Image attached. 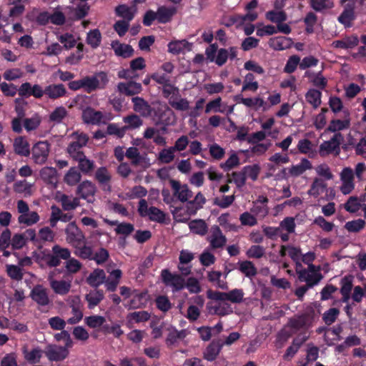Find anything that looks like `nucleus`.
I'll list each match as a JSON object with an SVG mask.
<instances>
[{
  "label": "nucleus",
  "mask_w": 366,
  "mask_h": 366,
  "mask_svg": "<svg viewBox=\"0 0 366 366\" xmlns=\"http://www.w3.org/2000/svg\"><path fill=\"white\" fill-rule=\"evenodd\" d=\"M117 89L119 93L125 94L126 96H134L142 92V86L140 83L129 81L127 83L119 82L117 85Z\"/></svg>",
  "instance_id": "18"
},
{
  "label": "nucleus",
  "mask_w": 366,
  "mask_h": 366,
  "mask_svg": "<svg viewBox=\"0 0 366 366\" xmlns=\"http://www.w3.org/2000/svg\"><path fill=\"white\" fill-rule=\"evenodd\" d=\"M39 220V216L36 212H27L25 214H20L18 217L19 224H24L27 226L36 224Z\"/></svg>",
  "instance_id": "48"
},
{
  "label": "nucleus",
  "mask_w": 366,
  "mask_h": 366,
  "mask_svg": "<svg viewBox=\"0 0 366 366\" xmlns=\"http://www.w3.org/2000/svg\"><path fill=\"white\" fill-rule=\"evenodd\" d=\"M344 137L340 132L335 133L328 141H324L319 147V154L324 157L330 154L338 156L340 153V145Z\"/></svg>",
  "instance_id": "4"
},
{
  "label": "nucleus",
  "mask_w": 366,
  "mask_h": 366,
  "mask_svg": "<svg viewBox=\"0 0 366 366\" xmlns=\"http://www.w3.org/2000/svg\"><path fill=\"white\" fill-rule=\"evenodd\" d=\"M70 307L73 316L67 320V322L70 325H75L80 322L83 317V305L79 297L72 300Z\"/></svg>",
  "instance_id": "21"
},
{
  "label": "nucleus",
  "mask_w": 366,
  "mask_h": 366,
  "mask_svg": "<svg viewBox=\"0 0 366 366\" xmlns=\"http://www.w3.org/2000/svg\"><path fill=\"white\" fill-rule=\"evenodd\" d=\"M111 46L115 54L118 56L126 59L132 56L134 54V51L132 46L129 44H122L117 40L113 41Z\"/></svg>",
  "instance_id": "23"
},
{
  "label": "nucleus",
  "mask_w": 366,
  "mask_h": 366,
  "mask_svg": "<svg viewBox=\"0 0 366 366\" xmlns=\"http://www.w3.org/2000/svg\"><path fill=\"white\" fill-rule=\"evenodd\" d=\"M355 3L353 1L348 2L343 11L338 16V21L343 24L345 27L351 26V22L355 20Z\"/></svg>",
  "instance_id": "20"
},
{
  "label": "nucleus",
  "mask_w": 366,
  "mask_h": 366,
  "mask_svg": "<svg viewBox=\"0 0 366 366\" xmlns=\"http://www.w3.org/2000/svg\"><path fill=\"white\" fill-rule=\"evenodd\" d=\"M44 353L49 360L51 362H59L64 360L69 355V350L63 346L56 345H49L46 347Z\"/></svg>",
  "instance_id": "11"
},
{
  "label": "nucleus",
  "mask_w": 366,
  "mask_h": 366,
  "mask_svg": "<svg viewBox=\"0 0 366 366\" xmlns=\"http://www.w3.org/2000/svg\"><path fill=\"white\" fill-rule=\"evenodd\" d=\"M292 43L290 38L282 36L272 38L269 41V46L277 51L289 49Z\"/></svg>",
  "instance_id": "30"
},
{
  "label": "nucleus",
  "mask_w": 366,
  "mask_h": 366,
  "mask_svg": "<svg viewBox=\"0 0 366 366\" xmlns=\"http://www.w3.org/2000/svg\"><path fill=\"white\" fill-rule=\"evenodd\" d=\"M86 325L90 328H97L102 327L106 322V319L100 315H91L84 319Z\"/></svg>",
  "instance_id": "52"
},
{
  "label": "nucleus",
  "mask_w": 366,
  "mask_h": 366,
  "mask_svg": "<svg viewBox=\"0 0 366 366\" xmlns=\"http://www.w3.org/2000/svg\"><path fill=\"white\" fill-rule=\"evenodd\" d=\"M126 127H119L116 123H110L107 127L106 134L107 135L116 136L117 138H122L126 134Z\"/></svg>",
  "instance_id": "54"
},
{
  "label": "nucleus",
  "mask_w": 366,
  "mask_h": 366,
  "mask_svg": "<svg viewBox=\"0 0 366 366\" xmlns=\"http://www.w3.org/2000/svg\"><path fill=\"white\" fill-rule=\"evenodd\" d=\"M123 122L126 124V131L129 129H135L143 124L142 119L137 114H132L123 117Z\"/></svg>",
  "instance_id": "37"
},
{
  "label": "nucleus",
  "mask_w": 366,
  "mask_h": 366,
  "mask_svg": "<svg viewBox=\"0 0 366 366\" xmlns=\"http://www.w3.org/2000/svg\"><path fill=\"white\" fill-rule=\"evenodd\" d=\"M75 161L78 162V168L84 174H89L94 168V161L87 159L85 154H81Z\"/></svg>",
  "instance_id": "40"
},
{
  "label": "nucleus",
  "mask_w": 366,
  "mask_h": 366,
  "mask_svg": "<svg viewBox=\"0 0 366 366\" xmlns=\"http://www.w3.org/2000/svg\"><path fill=\"white\" fill-rule=\"evenodd\" d=\"M222 347V340H213L203 352L204 359L209 362L215 360Z\"/></svg>",
  "instance_id": "16"
},
{
  "label": "nucleus",
  "mask_w": 366,
  "mask_h": 366,
  "mask_svg": "<svg viewBox=\"0 0 366 366\" xmlns=\"http://www.w3.org/2000/svg\"><path fill=\"white\" fill-rule=\"evenodd\" d=\"M50 287L56 294L65 295L70 291L71 282L50 278Z\"/></svg>",
  "instance_id": "31"
},
{
  "label": "nucleus",
  "mask_w": 366,
  "mask_h": 366,
  "mask_svg": "<svg viewBox=\"0 0 366 366\" xmlns=\"http://www.w3.org/2000/svg\"><path fill=\"white\" fill-rule=\"evenodd\" d=\"M127 318L129 320H134L135 322L139 323L149 320L150 318V314L147 311L144 310L129 313Z\"/></svg>",
  "instance_id": "61"
},
{
  "label": "nucleus",
  "mask_w": 366,
  "mask_h": 366,
  "mask_svg": "<svg viewBox=\"0 0 366 366\" xmlns=\"http://www.w3.org/2000/svg\"><path fill=\"white\" fill-rule=\"evenodd\" d=\"M168 51L172 54L183 53L184 49H189V43L185 40H176L170 41L168 45Z\"/></svg>",
  "instance_id": "33"
},
{
  "label": "nucleus",
  "mask_w": 366,
  "mask_h": 366,
  "mask_svg": "<svg viewBox=\"0 0 366 366\" xmlns=\"http://www.w3.org/2000/svg\"><path fill=\"white\" fill-rule=\"evenodd\" d=\"M66 239L73 247H79L86 242L83 232L78 227L75 222H69L65 228Z\"/></svg>",
  "instance_id": "5"
},
{
  "label": "nucleus",
  "mask_w": 366,
  "mask_h": 366,
  "mask_svg": "<svg viewBox=\"0 0 366 366\" xmlns=\"http://www.w3.org/2000/svg\"><path fill=\"white\" fill-rule=\"evenodd\" d=\"M82 110L81 119L84 123L92 125H99L105 123L104 114L100 111H96L91 107L83 108L82 105L79 107Z\"/></svg>",
  "instance_id": "8"
},
{
  "label": "nucleus",
  "mask_w": 366,
  "mask_h": 366,
  "mask_svg": "<svg viewBox=\"0 0 366 366\" xmlns=\"http://www.w3.org/2000/svg\"><path fill=\"white\" fill-rule=\"evenodd\" d=\"M87 283L92 287H98L103 283L106 287L107 277L102 269H95L86 279Z\"/></svg>",
  "instance_id": "22"
},
{
  "label": "nucleus",
  "mask_w": 366,
  "mask_h": 366,
  "mask_svg": "<svg viewBox=\"0 0 366 366\" xmlns=\"http://www.w3.org/2000/svg\"><path fill=\"white\" fill-rule=\"evenodd\" d=\"M174 150H173L172 147L168 149H163L159 153L158 159L162 163L169 164L172 162L174 159Z\"/></svg>",
  "instance_id": "60"
},
{
  "label": "nucleus",
  "mask_w": 366,
  "mask_h": 366,
  "mask_svg": "<svg viewBox=\"0 0 366 366\" xmlns=\"http://www.w3.org/2000/svg\"><path fill=\"white\" fill-rule=\"evenodd\" d=\"M102 41V34L99 29L91 30L86 36V43L90 45L93 49L97 48Z\"/></svg>",
  "instance_id": "47"
},
{
  "label": "nucleus",
  "mask_w": 366,
  "mask_h": 366,
  "mask_svg": "<svg viewBox=\"0 0 366 366\" xmlns=\"http://www.w3.org/2000/svg\"><path fill=\"white\" fill-rule=\"evenodd\" d=\"M239 270L247 277H254L257 269L252 262L244 260L239 262Z\"/></svg>",
  "instance_id": "38"
},
{
  "label": "nucleus",
  "mask_w": 366,
  "mask_h": 366,
  "mask_svg": "<svg viewBox=\"0 0 366 366\" xmlns=\"http://www.w3.org/2000/svg\"><path fill=\"white\" fill-rule=\"evenodd\" d=\"M122 277V272L119 269L109 272V276L107 277L106 290L108 292H115Z\"/></svg>",
  "instance_id": "26"
},
{
  "label": "nucleus",
  "mask_w": 366,
  "mask_h": 366,
  "mask_svg": "<svg viewBox=\"0 0 366 366\" xmlns=\"http://www.w3.org/2000/svg\"><path fill=\"white\" fill-rule=\"evenodd\" d=\"M68 115V112L65 107L60 106L54 109L49 114V121L56 124H60L63 119Z\"/></svg>",
  "instance_id": "42"
},
{
  "label": "nucleus",
  "mask_w": 366,
  "mask_h": 366,
  "mask_svg": "<svg viewBox=\"0 0 366 366\" xmlns=\"http://www.w3.org/2000/svg\"><path fill=\"white\" fill-rule=\"evenodd\" d=\"M327 187V184L322 179L315 178L312 183L308 194L315 198H317L320 194L323 193Z\"/></svg>",
  "instance_id": "35"
},
{
  "label": "nucleus",
  "mask_w": 366,
  "mask_h": 366,
  "mask_svg": "<svg viewBox=\"0 0 366 366\" xmlns=\"http://www.w3.org/2000/svg\"><path fill=\"white\" fill-rule=\"evenodd\" d=\"M307 272L305 269H303L300 272V279L302 280V278H304L305 280L307 282V285L301 286L296 289L295 294L298 298L302 297L307 291L308 288L312 287L315 285L317 284L320 280V277H314L312 275L310 274H307V277H305V276Z\"/></svg>",
  "instance_id": "17"
},
{
  "label": "nucleus",
  "mask_w": 366,
  "mask_h": 366,
  "mask_svg": "<svg viewBox=\"0 0 366 366\" xmlns=\"http://www.w3.org/2000/svg\"><path fill=\"white\" fill-rule=\"evenodd\" d=\"M46 96L51 99H56L66 94V89L64 84H49L45 87Z\"/></svg>",
  "instance_id": "25"
},
{
  "label": "nucleus",
  "mask_w": 366,
  "mask_h": 366,
  "mask_svg": "<svg viewBox=\"0 0 366 366\" xmlns=\"http://www.w3.org/2000/svg\"><path fill=\"white\" fill-rule=\"evenodd\" d=\"M161 278L165 285L172 287L173 292L179 291L185 287V281L182 275L172 274L168 269L162 270Z\"/></svg>",
  "instance_id": "6"
},
{
  "label": "nucleus",
  "mask_w": 366,
  "mask_h": 366,
  "mask_svg": "<svg viewBox=\"0 0 366 366\" xmlns=\"http://www.w3.org/2000/svg\"><path fill=\"white\" fill-rule=\"evenodd\" d=\"M24 127L27 132L36 129L41 124V119L39 114H35L31 118L24 119Z\"/></svg>",
  "instance_id": "49"
},
{
  "label": "nucleus",
  "mask_w": 366,
  "mask_h": 366,
  "mask_svg": "<svg viewBox=\"0 0 366 366\" xmlns=\"http://www.w3.org/2000/svg\"><path fill=\"white\" fill-rule=\"evenodd\" d=\"M310 7L317 12H322L332 7L330 0H310Z\"/></svg>",
  "instance_id": "57"
},
{
  "label": "nucleus",
  "mask_w": 366,
  "mask_h": 366,
  "mask_svg": "<svg viewBox=\"0 0 366 366\" xmlns=\"http://www.w3.org/2000/svg\"><path fill=\"white\" fill-rule=\"evenodd\" d=\"M235 100L238 103H242L244 106L249 108H254L256 110L260 107H262L263 111H265L268 108L267 103L262 98L260 97L244 98L242 94H238L235 97Z\"/></svg>",
  "instance_id": "19"
},
{
  "label": "nucleus",
  "mask_w": 366,
  "mask_h": 366,
  "mask_svg": "<svg viewBox=\"0 0 366 366\" xmlns=\"http://www.w3.org/2000/svg\"><path fill=\"white\" fill-rule=\"evenodd\" d=\"M132 102L133 103V109L139 113L143 117H149L154 114L159 122H164L167 119H164V116L166 115V112L172 113V111L167 107L165 112H162V109L158 108L155 109L152 107L150 104L142 97H134L132 98Z\"/></svg>",
  "instance_id": "1"
},
{
  "label": "nucleus",
  "mask_w": 366,
  "mask_h": 366,
  "mask_svg": "<svg viewBox=\"0 0 366 366\" xmlns=\"http://www.w3.org/2000/svg\"><path fill=\"white\" fill-rule=\"evenodd\" d=\"M155 304L157 309L163 312H167L172 308V303L168 297L165 295H159L157 297Z\"/></svg>",
  "instance_id": "58"
},
{
  "label": "nucleus",
  "mask_w": 366,
  "mask_h": 366,
  "mask_svg": "<svg viewBox=\"0 0 366 366\" xmlns=\"http://www.w3.org/2000/svg\"><path fill=\"white\" fill-rule=\"evenodd\" d=\"M169 183L173 189L174 195L182 202H187L192 197L193 193L187 184H181L179 181L175 179H170Z\"/></svg>",
  "instance_id": "12"
},
{
  "label": "nucleus",
  "mask_w": 366,
  "mask_h": 366,
  "mask_svg": "<svg viewBox=\"0 0 366 366\" xmlns=\"http://www.w3.org/2000/svg\"><path fill=\"white\" fill-rule=\"evenodd\" d=\"M14 150L18 155L29 157L30 154L29 144L24 137H19L14 139Z\"/></svg>",
  "instance_id": "29"
},
{
  "label": "nucleus",
  "mask_w": 366,
  "mask_h": 366,
  "mask_svg": "<svg viewBox=\"0 0 366 366\" xmlns=\"http://www.w3.org/2000/svg\"><path fill=\"white\" fill-rule=\"evenodd\" d=\"M266 18L271 22L279 24L285 21L287 16L285 11L282 9L279 11L272 10L266 13Z\"/></svg>",
  "instance_id": "46"
},
{
  "label": "nucleus",
  "mask_w": 366,
  "mask_h": 366,
  "mask_svg": "<svg viewBox=\"0 0 366 366\" xmlns=\"http://www.w3.org/2000/svg\"><path fill=\"white\" fill-rule=\"evenodd\" d=\"M41 260L44 261L46 265L51 267H56L61 264V259L66 260L71 256V251L66 247H62L59 244H54L51 252L42 251L41 252Z\"/></svg>",
  "instance_id": "2"
},
{
  "label": "nucleus",
  "mask_w": 366,
  "mask_h": 366,
  "mask_svg": "<svg viewBox=\"0 0 366 366\" xmlns=\"http://www.w3.org/2000/svg\"><path fill=\"white\" fill-rule=\"evenodd\" d=\"M97 192V188L94 184L91 181L85 180L81 182L76 191V194L80 198L86 200L89 203H93L95 201L94 195Z\"/></svg>",
  "instance_id": "10"
},
{
  "label": "nucleus",
  "mask_w": 366,
  "mask_h": 366,
  "mask_svg": "<svg viewBox=\"0 0 366 366\" xmlns=\"http://www.w3.org/2000/svg\"><path fill=\"white\" fill-rule=\"evenodd\" d=\"M108 75L105 71H99L93 76H86L81 79L82 89L87 93L97 89H104L109 83Z\"/></svg>",
  "instance_id": "3"
},
{
  "label": "nucleus",
  "mask_w": 366,
  "mask_h": 366,
  "mask_svg": "<svg viewBox=\"0 0 366 366\" xmlns=\"http://www.w3.org/2000/svg\"><path fill=\"white\" fill-rule=\"evenodd\" d=\"M82 267V264L74 257H69L66 260L65 269L69 274H76Z\"/></svg>",
  "instance_id": "56"
},
{
  "label": "nucleus",
  "mask_w": 366,
  "mask_h": 366,
  "mask_svg": "<svg viewBox=\"0 0 366 366\" xmlns=\"http://www.w3.org/2000/svg\"><path fill=\"white\" fill-rule=\"evenodd\" d=\"M312 167L311 162L306 158L301 159L300 164L293 165L290 169V174L293 177H298L302 174L306 170Z\"/></svg>",
  "instance_id": "36"
},
{
  "label": "nucleus",
  "mask_w": 366,
  "mask_h": 366,
  "mask_svg": "<svg viewBox=\"0 0 366 366\" xmlns=\"http://www.w3.org/2000/svg\"><path fill=\"white\" fill-rule=\"evenodd\" d=\"M300 58L297 55L290 56L286 63L284 71L287 74L293 73L296 70L297 66H300Z\"/></svg>",
  "instance_id": "64"
},
{
  "label": "nucleus",
  "mask_w": 366,
  "mask_h": 366,
  "mask_svg": "<svg viewBox=\"0 0 366 366\" xmlns=\"http://www.w3.org/2000/svg\"><path fill=\"white\" fill-rule=\"evenodd\" d=\"M81 178V175L78 169L73 167L66 173L64 180L66 184L74 186L80 182Z\"/></svg>",
  "instance_id": "39"
},
{
  "label": "nucleus",
  "mask_w": 366,
  "mask_h": 366,
  "mask_svg": "<svg viewBox=\"0 0 366 366\" xmlns=\"http://www.w3.org/2000/svg\"><path fill=\"white\" fill-rule=\"evenodd\" d=\"M115 12L118 16L129 22L134 19L137 8L134 5L129 6L126 4H120L115 8Z\"/></svg>",
  "instance_id": "28"
},
{
  "label": "nucleus",
  "mask_w": 366,
  "mask_h": 366,
  "mask_svg": "<svg viewBox=\"0 0 366 366\" xmlns=\"http://www.w3.org/2000/svg\"><path fill=\"white\" fill-rule=\"evenodd\" d=\"M177 13V9L174 6L167 7L161 6L157 9V21L160 24H167L169 22L172 16Z\"/></svg>",
  "instance_id": "27"
},
{
  "label": "nucleus",
  "mask_w": 366,
  "mask_h": 366,
  "mask_svg": "<svg viewBox=\"0 0 366 366\" xmlns=\"http://www.w3.org/2000/svg\"><path fill=\"white\" fill-rule=\"evenodd\" d=\"M39 175L41 179L46 184L54 187L56 186L57 171L54 167H45L40 170Z\"/></svg>",
  "instance_id": "24"
},
{
  "label": "nucleus",
  "mask_w": 366,
  "mask_h": 366,
  "mask_svg": "<svg viewBox=\"0 0 366 366\" xmlns=\"http://www.w3.org/2000/svg\"><path fill=\"white\" fill-rule=\"evenodd\" d=\"M343 119H332L326 131L337 133V132L347 129L350 127V114L348 109H343Z\"/></svg>",
  "instance_id": "13"
},
{
  "label": "nucleus",
  "mask_w": 366,
  "mask_h": 366,
  "mask_svg": "<svg viewBox=\"0 0 366 366\" xmlns=\"http://www.w3.org/2000/svg\"><path fill=\"white\" fill-rule=\"evenodd\" d=\"M339 313L340 310L337 308H330L323 314V321L327 325H331L335 322Z\"/></svg>",
  "instance_id": "63"
},
{
  "label": "nucleus",
  "mask_w": 366,
  "mask_h": 366,
  "mask_svg": "<svg viewBox=\"0 0 366 366\" xmlns=\"http://www.w3.org/2000/svg\"><path fill=\"white\" fill-rule=\"evenodd\" d=\"M365 221L362 219H357L352 221H349L345 223V228L349 232H359L360 230L365 228Z\"/></svg>",
  "instance_id": "51"
},
{
  "label": "nucleus",
  "mask_w": 366,
  "mask_h": 366,
  "mask_svg": "<svg viewBox=\"0 0 366 366\" xmlns=\"http://www.w3.org/2000/svg\"><path fill=\"white\" fill-rule=\"evenodd\" d=\"M6 272L11 280L21 281L23 279L24 273L19 266L14 264L6 265Z\"/></svg>",
  "instance_id": "55"
},
{
  "label": "nucleus",
  "mask_w": 366,
  "mask_h": 366,
  "mask_svg": "<svg viewBox=\"0 0 366 366\" xmlns=\"http://www.w3.org/2000/svg\"><path fill=\"white\" fill-rule=\"evenodd\" d=\"M232 176L233 179L229 178L227 180V184L234 182L238 188L242 187L246 184L247 177L242 169L240 172H233Z\"/></svg>",
  "instance_id": "59"
},
{
  "label": "nucleus",
  "mask_w": 366,
  "mask_h": 366,
  "mask_svg": "<svg viewBox=\"0 0 366 366\" xmlns=\"http://www.w3.org/2000/svg\"><path fill=\"white\" fill-rule=\"evenodd\" d=\"M31 298L40 306H46L49 304L50 300L48 296L47 290L41 285H36L31 290Z\"/></svg>",
  "instance_id": "14"
},
{
  "label": "nucleus",
  "mask_w": 366,
  "mask_h": 366,
  "mask_svg": "<svg viewBox=\"0 0 366 366\" xmlns=\"http://www.w3.org/2000/svg\"><path fill=\"white\" fill-rule=\"evenodd\" d=\"M85 299L88 302V307L93 309L104 299V292L102 290H97L94 292L86 295Z\"/></svg>",
  "instance_id": "41"
},
{
  "label": "nucleus",
  "mask_w": 366,
  "mask_h": 366,
  "mask_svg": "<svg viewBox=\"0 0 366 366\" xmlns=\"http://www.w3.org/2000/svg\"><path fill=\"white\" fill-rule=\"evenodd\" d=\"M209 247L212 249L223 248L227 244V237L223 234L218 225H213L210 228V234L207 237Z\"/></svg>",
  "instance_id": "9"
},
{
  "label": "nucleus",
  "mask_w": 366,
  "mask_h": 366,
  "mask_svg": "<svg viewBox=\"0 0 366 366\" xmlns=\"http://www.w3.org/2000/svg\"><path fill=\"white\" fill-rule=\"evenodd\" d=\"M95 179L104 191L108 192L112 191V186L110 184L112 176L107 167H101L97 169Z\"/></svg>",
  "instance_id": "15"
},
{
  "label": "nucleus",
  "mask_w": 366,
  "mask_h": 366,
  "mask_svg": "<svg viewBox=\"0 0 366 366\" xmlns=\"http://www.w3.org/2000/svg\"><path fill=\"white\" fill-rule=\"evenodd\" d=\"M50 144L46 141H40L36 143L32 149V159L37 164H44L49 157Z\"/></svg>",
  "instance_id": "7"
},
{
  "label": "nucleus",
  "mask_w": 366,
  "mask_h": 366,
  "mask_svg": "<svg viewBox=\"0 0 366 366\" xmlns=\"http://www.w3.org/2000/svg\"><path fill=\"white\" fill-rule=\"evenodd\" d=\"M90 6L88 4L78 5L76 8L73 9L74 16L76 20H81L87 16Z\"/></svg>",
  "instance_id": "62"
},
{
  "label": "nucleus",
  "mask_w": 366,
  "mask_h": 366,
  "mask_svg": "<svg viewBox=\"0 0 366 366\" xmlns=\"http://www.w3.org/2000/svg\"><path fill=\"white\" fill-rule=\"evenodd\" d=\"M149 218L152 222L160 224L166 223V214L156 207L152 206L149 208Z\"/></svg>",
  "instance_id": "43"
},
{
  "label": "nucleus",
  "mask_w": 366,
  "mask_h": 366,
  "mask_svg": "<svg viewBox=\"0 0 366 366\" xmlns=\"http://www.w3.org/2000/svg\"><path fill=\"white\" fill-rule=\"evenodd\" d=\"M321 96L320 91L311 89L305 94V98L308 103L312 104L315 109H317L321 104Z\"/></svg>",
  "instance_id": "45"
},
{
  "label": "nucleus",
  "mask_w": 366,
  "mask_h": 366,
  "mask_svg": "<svg viewBox=\"0 0 366 366\" xmlns=\"http://www.w3.org/2000/svg\"><path fill=\"white\" fill-rule=\"evenodd\" d=\"M260 169L261 168L257 164L247 165L242 168L246 177H249L252 181H256L257 179Z\"/></svg>",
  "instance_id": "53"
},
{
  "label": "nucleus",
  "mask_w": 366,
  "mask_h": 366,
  "mask_svg": "<svg viewBox=\"0 0 366 366\" xmlns=\"http://www.w3.org/2000/svg\"><path fill=\"white\" fill-rule=\"evenodd\" d=\"M59 202H61L62 209L64 211H70L75 209L79 206L80 202L79 198H71L68 195L63 194L60 196Z\"/></svg>",
  "instance_id": "34"
},
{
  "label": "nucleus",
  "mask_w": 366,
  "mask_h": 366,
  "mask_svg": "<svg viewBox=\"0 0 366 366\" xmlns=\"http://www.w3.org/2000/svg\"><path fill=\"white\" fill-rule=\"evenodd\" d=\"M75 248L74 254L83 259L92 260L93 256V250L90 246H86V242L84 244H79V247H74Z\"/></svg>",
  "instance_id": "44"
},
{
  "label": "nucleus",
  "mask_w": 366,
  "mask_h": 366,
  "mask_svg": "<svg viewBox=\"0 0 366 366\" xmlns=\"http://www.w3.org/2000/svg\"><path fill=\"white\" fill-rule=\"evenodd\" d=\"M190 231L199 236H204L209 229L208 225L204 219H197L190 221L189 223Z\"/></svg>",
  "instance_id": "32"
},
{
  "label": "nucleus",
  "mask_w": 366,
  "mask_h": 366,
  "mask_svg": "<svg viewBox=\"0 0 366 366\" xmlns=\"http://www.w3.org/2000/svg\"><path fill=\"white\" fill-rule=\"evenodd\" d=\"M44 352L39 347L34 348L31 351H24V358L31 364L40 362Z\"/></svg>",
  "instance_id": "50"
}]
</instances>
